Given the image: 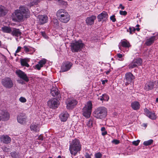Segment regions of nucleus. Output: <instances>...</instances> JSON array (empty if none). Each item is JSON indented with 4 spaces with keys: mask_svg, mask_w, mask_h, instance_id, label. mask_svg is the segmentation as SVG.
<instances>
[{
    "mask_svg": "<svg viewBox=\"0 0 158 158\" xmlns=\"http://www.w3.org/2000/svg\"><path fill=\"white\" fill-rule=\"evenodd\" d=\"M59 104V101L57 99L55 98H51L47 102L48 107L52 109H55L58 107Z\"/></svg>",
    "mask_w": 158,
    "mask_h": 158,
    "instance_id": "1a4fd4ad",
    "label": "nucleus"
},
{
    "mask_svg": "<svg viewBox=\"0 0 158 158\" xmlns=\"http://www.w3.org/2000/svg\"><path fill=\"white\" fill-rule=\"evenodd\" d=\"M19 101L22 102L24 103L26 102L27 100L25 98L21 97L19 98Z\"/></svg>",
    "mask_w": 158,
    "mask_h": 158,
    "instance_id": "a18cd8bd",
    "label": "nucleus"
},
{
    "mask_svg": "<svg viewBox=\"0 0 158 158\" xmlns=\"http://www.w3.org/2000/svg\"><path fill=\"white\" fill-rule=\"evenodd\" d=\"M19 10L26 18H28L30 15V12L29 10L26 6H21L19 7Z\"/></svg>",
    "mask_w": 158,
    "mask_h": 158,
    "instance_id": "9d476101",
    "label": "nucleus"
},
{
    "mask_svg": "<svg viewBox=\"0 0 158 158\" xmlns=\"http://www.w3.org/2000/svg\"><path fill=\"white\" fill-rule=\"evenodd\" d=\"M56 24L57 25V24H58V23H57L58 21H57V20H56Z\"/></svg>",
    "mask_w": 158,
    "mask_h": 158,
    "instance_id": "338daca9",
    "label": "nucleus"
},
{
    "mask_svg": "<svg viewBox=\"0 0 158 158\" xmlns=\"http://www.w3.org/2000/svg\"><path fill=\"white\" fill-rule=\"evenodd\" d=\"M140 142V140H137L136 141H134L132 142V144L135 145L137 146Z\"/></svg>",
    "mask_w": 158,
    "mask_h": 158,
    "instance_id": "de8ad7c7",
    "label": "nucleus"
},
{
    "mask_svg": "<svg viewBox=\"0 0 158 158\" xmlns=\"http://www.w3.org/2000/svg\"><path fill=\"white\" fill-rule=\"evenodd\" d=\"M105 81H102V84H104L105 83Z\"/></svg>",
    "mask_w": 158,
    "mask_h": 158,
    "instance_id": "0e129e2a",
    "label": "nucleus"
},
{
    "mask_svg": "<svg viewBox=\"0 0 158 158\" xmlns=\"http://www.w3.org/2000/svg\"><path fill=\"white\" fill-rule=\"evenodd\" d=\"M92 108V105L91 102H88L82 109V115L86 118L90 117Z\"/></svg>",
    "mask_w": 158,
    "mask_h": 158,
    "instance_id": "20e7f679",
    "label": "nucleus"
},
{
    "mask_svg": "<svg viewBox=\"0 0 158 158\" xmlns=\"http://www.w3.org/2000/svg\"><path fill=\"white\" fill-rule=\"evenodd\" d=\"M2 149L4 152H8L10 151V149L4 146L2 148Z\"/></svg>",
    "mask_w": 158,
    "mask_h": 158,
    "instance_id": "49530a36",
    "label": "nucleus"
},
{
    "mask_svg": "<svg viewBox=\"0 0 158 158\" xmlns=\"http://www.w3.org/2000/svg\"><path fill=\"white\" fill-rule=\"evenodd\" d=\"M114 15H113L110 16V19L113 22H115L116 21V19L115 18Z\"/></svg>",
    "mask_w": 158,
    "mask_h": 158,
    "instance_id": "8fccbe9b",
    "label": "nucleus"
},
{
    "mask_svg": "<svg viewBox=\"0 0 158 158\" xmlns=\"http://www.w3.org/2000/svg\"><path fill=\"white\" fill-rule=\"evenodd\" d=\"M153 142L152 139H150L148 141H144L143 143V144L145 146H148L151 145Z\"/></svg>",
    "mask_w": 158,
    "mask_h": 158,
    "instance_id": "ea45409f",
    "label": "nucleus"
},
{
    "mask_svg": "<svg viewBox=\"0 0 158 158\" xmlns=\"http://www.w3.org/2000/svg\"><path fill=\"white\" fill-rule=\"evenodd\" d=\"M123 154L124 155V156H127V155H128V154L127 153H123Z\"/></svg>",
    "mask_w": 158,
    "mask_h": 158,
    "instance_id": "bf43d9fd",
    "label": "nucleus"
},
{
    "mask_svg": "<svg viewBox=\"0 0 158 158\" xmlns=\"http://www.w3.org/2000/svg\"><path fill=\"white\" fill-rule=\"evenodd\" d=\"M109 71H107L106 72V74H108L109 73Z\"/></svg>",
    "mask_w": 158,
    "mask_h": 158,
    "instance_id": "e2e57ef3",
    "label": "nucleus"
},
{
    "mask_svg": "<svg viewBox=\"0 0 158 158\" xmlns=\"http://www.w3.org/2000/svg\"><path fill=\"white\" fill-rule=\"evenodd\" d=\"M119 13L121 15H126L127 14V12L125 11L120 10Z\"/></svg>",
    "mask_w": 158,
    "mask_h": 158,
    "instance_id": "09e8293b",
    "label": "nucleus"
},
{
    "mask_svg": "<svg viewBox=\"0 0 158 158\" xmlns=\"http://www.w3.org/2000/svg\"><path fill=\"white\" fill-rule=\"evenodd\" d=\"M96 18V16L94 15L88 17L86 20V23L88 25H92L94 23V20Z\"/></svg>",
    "mask_w": 158,
    "mask_h": 158,
    "instance_id": "412c9836",
    "label": "nucleus"
},
{
    "mask_svg": "<svg viewBox=\"0 0 158 158\" xmlns=\"http://www.w3.org/2000/svg\"><path fill=\"white\" fill-rule=\"evenodd\" d=\"M140 106L139 103L137 101L133 102L131 103V107L135 110H139L140 108Z\"/></svg>",
    "mask_w": 158,
    "mask_h": 158,
    "instance_id": "bb28decb",
    "label": "nucleus"
},
{
    "mask_svg": "<svg viewBox=\"0 0 158 158\" xmlns=\"http://www.w3.org/2000/svg\"><path fill=\"white\" fill-rule=\"evenodd\" d=\"M128 67L129 69H132L137 67L136 64L134 63L133 61L129 64Z\"/></svg>",
    "mask_w": 158,
    "mask_h": 158,
    "instance_id": "a19ab883",
    "label": "nucleus"
},
{
    "mask_svg": "<svg viewBox=\"0 0 158 158\" xmlns=\"http://www.w3.org/2000/svg\"><path fill=\"white\" fill-rule=\"evenodd\" d=\"M23 15L18 10H16L12 14L11 17L13 20L16 22H20L22 21L23 19Z\"/></svg>",
    "mask_w": 158,
    "mask_h": 158,
    "instance_id": "423d86ee",
    "label": "nucleus"
},
{
    "mask_svg": "<svg viewBox=\"0 0 158 158\" xmlns=\"http://www.w3.org/2000/svg\"><path fill=\"white\" fill-rule=\"evenodd\" d=\"M47 62V60L45 59H43L42 60H40L38 63L35 66V68L38 70L40 69L41 68L43 67Z\"/></svg>",
    "mask_w": 158,
    "mask_h": 158,
    "instance_id": "aec40b11",
    "label": "nucleus"
},
{
    "mask_svg": "<svg viewBox=\"0 0 158 158\" xmlns=\"http://www.w3.org/2000/svg\"><path fill=\"white\" fill-rule=\"evenodd\" d=\"M143 126L144 127H146L147 126V124H145V123H144V124H143Z\"/></svg>",
    "mask_w": 158,
    "mask_h": 158,
    "instance_id": "13d9d810",
    "label": "nucleus"
},
{
    "mask_svg": "<svg viewBox=\"0 0 158 158\" xmlns=\"http://www.w3.org/2000/svg\"><path fill=\"white\" fill-rule=\"evenodd\" d=\"M11 33L13 35L16 36H19L21 34V32L19 29H16L15 28H13Z\"/></svg>",
    "mask_w": 158,
    "mask_h": 158,
    "instance_id": "cd10ccee",
    "label": "nucleus"
},
{
    "mask_svg": "<svg viewBox=\"0 0 158 158\" xmlns=\"http://www.w3.org/2000/svg\"><path fill=\"white\" fill-rule=\"evenodd\" d=\"M135 79V77L130 72H128L125 74V80L126 82H125V85H128L129 84L132 82Z\"/></svg>",
    "mask_w": 158,
    "mask_h": 158,
    "instance_id": "f8f14e48",
    "label": "nucleus"
},
{
    "mask_svg": "<svg viewBox=\"0 0 158 158\" xmlns=\"http://www.w3.org/2000/svg\"><path fill=\"white\" fill-rule=\"evenodd\" d=\"M107 114V109L104 107H99L98 108L93 112V116L99 119H103L105 118Z\"/></svg>",
    "mask_w": 158,
    "mask_h": 158,
    "instance_id": "7ed1b4c3",
    "label": "nucleus"
},
{
    "mask_svg": "<svg viewBox=\"0 0 158 158\" xmlns=\"http://www.w3.org/2000/svg\"><path fill=\"white\" fill-rule=\"evenodd\" d=\"M2 84L6 88L10 89L12 87L13 83L11 78L6 77L2 80Z\"/></svg>",
    "mask_w": 158,
    "mask_h": 158,
    "instance_id": "0eeeda50",
    "label": "nucleus"
},
{
    "mask_svg": "<svg viewBox=\"0 0 158 158\" xmlns=\"http://www.w3.org/2000/svg\"><path fill=\"white\" fill-rule=\"evenodd\" d=\"M17 120L19 123L22 124H25L27 122V117L24 114L20 113L17 116Z\"/></svg>",
    "mask_w": 158,
    "mask_h": 158,
    "instance_id": "ddd939ff",
    "label": "nucleus"
},
{
    "mask_svg": "<svg viewBox=\"0 0 158 158\" xmlns=\"http://www.w3.org/2000/svg\"><path fill=\"white\" fill-rule=\"evenodd\" d=\"M119 141L117 139H114L112 141V143L115 144H117L119 143Z\"/></svg>",
    "mask_w": 158,
    "mask_h": 158,
    "instance_id": "3c124183",
    "label": "nucleus"
},
{
    "mask_svg": "<svg viewBox=\"0 0 158 158\" xmlns=\"http://www.w3.org/2000/svg\"><path fill=\"white\" fill-rule=\"evenodd\" d=\"M154 83L152 81L148 82L145 84L144 89L148 91L152 89L154 86Z\"/></svg>",
    "mask_w": 158,
    "mask_h": 158,
    "instance_id": "4be33fe9",
    "label": "nucleus"
},
{
    "mask_svg": "<svg viewBox=\"0 0 158 158\" xmlns=\"http://www.w3.org/2000/svg\"><path fill=\"white\" fill-rule=\"evenodd\" d=\"M1 116L0 115V119H1V117L4 119L5 120H8L9 117V114L6 111H1Z\"/></svg>",
    "mask_w": 158,
    "mask_h": 158,
    "instance_id": "393cba45",
    "label": "nucleus"
},
{
    "mask_svg": "<svg viewBox=\"0 0 158 158\" xmlns=\"http://www.w3.org/2000/svg\"><path fill=\"white\" fill-rule=\"evenodd\" d=\"M22 48L21 47L19 46L15 51V53H17L21 51Z\"/></svg>",
    "mask_w": 158,
    "mask_h": 158,
    "instance_id": "603ef678",
    "label": "nucleus"
},
{
    "mask_svg": "<svg viewBox=\"0 0 158 158\" xmlns=\"http://www.w3.org/2000/svg\"><path fill=\"white\" fill-rule=\"evenodd\" d=\"M108 17V14L106 11H103L101 13L99 14L98 17V21H101L102 20H105Z\"/></svg>",
    "mask_w": 158,
    "mask_h": 158,
    "instance_id": "a211bd4d",
    "label": "nucleus"
},
{
    "mask_svg": "<svg viewBox=\"0 0 158 158\" xmlns=\"http://www.w3.org/2000/svg\"><path fill=\"white\" fill-rule=\"evenodd\" d=\"M136 29V30L137 31H139L140 30V29L139 28V27H138V28H135Z\"/></svg>",
    "mask_w": 158,
    "mask_h": 158,
    "instance_id": "052dcab7",
    "label": "nucleus"
},
{
    "mask_svg": "<svg viewBox=\"0 0 158 158\" xmlns=\"http://www.w3.org/2000/svg\"><path fill=\"white\" fill-rule=\"evenodd\" d=\"M84 46L82 41L78 40L73 42L71 44L70 48L73 52H76L80 51Z\"/></svg>",
    "mask_w": 158,
    "mask_h": 158,
    "instance_id": "39448f33",
    "label": "nucleus"
},
{
    "mask_svg": "<svg viewBox=\"0 0 158 158\" xmlns=\"http://www.w3.org/2000/svg\"><path fill=\"white\" fill-rule=\"evenodd\" d=\"M51 93L53 96L59 97V93L58 89L56 87L52 88L51 90Z\"/></svg>",
    "mask_w": 158,
    "mask_h": 158,
    "instance_id": "c85d7f7f",
    "label": "nucleus"
},
{
    "mask_svg": "<svg viewBox=\"0 0 158 158\" xmlns=\"http://www.w3.org/2000/svg\"><path fill=\"white\" fill-rule=\"evenodd\" d=\"M12 157L15 158H19V153L16 152H12L10 153Z\"/></svg>",
    "mask_w": 158,
    "mask_h": 158,
    "instance_id": "4c0bfd02",
    "label": "nucleus"
},
{
    "mask_svg": "<svg viewBox=\"0 0 158 158\" xmlns=\"http://www.w3.org/2000/svg\"><path fill=\"white\" fill-rule=\"evenodd\" d=\"M156 102H158V98H157L156 99Z\"/></svg>",
    "mask_w": 158,
    "mask_h": 158,
    "instance_id": "69168bd1",
    "label": "nucleus"
},
{
    "mask_svg": "<svg viewBox=\"0 0 158 158\" xmlns=\"http://www.w3.org/2000/svg\"><path fill=\"white\" fill-rule=\"evenodd\" d=\"M157 83H158V86H157V87H156V90H157V92L158 93V81L157 82Z\"/></svg>",
    "mask_w": 158,
    "mask_h": 158,
    "instance_id": "680f3d73",
    "label": "nucleus"
},
{
    "mask_svg": "<svg viewBox=\"0 0 158 158\" xmlns=\"http://www.w3.org/2000/svg\"><path fill=\"white\" fill-rule=\"evenodd\" d=\"M58 2L60 5H62L63 6L66 7L68 5L67 2L63 0H58Z\"/></svg>",
    "mask_w": 158,
    "mask_h": 158,
    "instance_id": "e433bc0d",
    "label": "nucleus"
},
{
    "mask_svg": "<svg viewBox=\"0 0 158 158\" xmlns=\"http://www.w3.org/2000/svg\"><path fill=\"white\" fill-rule=\"evenodd\" d=\"M16 73L18 76L24 81L28 82L29 81L28 77L27 74L23 71L18 70L16 71Z\"/></svg>",
    "mask_w": 158,
    "mask_h": 158,
    "instance_id": "9b49d317",
    "label": "nucleus"
},
{
    "mask_svg": "<svg viewBox=\"0 0 158 158\" xmlns=\"http://www.w3.org/2000/svg\"><path fill=\"white\" fill-rule=\"evenodd\" d=\"M41 34L43 36L45 37V33L43 32H41Z\"/></svg>",
    "mask_w": 158,
    "mask_h": 158,
    "instance_id": "4d7b16f0",
    "label": "nucleus"
},
{
    "mask_svg": "<svg viewBox=\"0 0 158 158\" xmlns=\"http://www.w3.org/2000/svg\"><path fill=\"white\" fill-rule=\"evenodd\" d=\"M94 118L91 117L88 120H87L86 122V125L89 127H93V124L94 123Z\"/></svg>",
    "mask_w": 158,
    "mask_h": 158,
    "instance_id": "7c9ffc66",
    "label": "nucleus"
},
{
    "mask_svg": "<svg viewBox=\"0 0 158 158\" xmlns=\"http://www.w3.org/2000/svg\"><path fill=\"white\" fill-rule=\"evenodd\" d=\"M37 21L40 24H44L47 23L48 20V17L45 15H39L38 16Z\"/></svg>",
    "mask_w": 158,
    "mask_h": 158,
    "instance_id": "2eb2a0df",
    "label": "nucleus"
},
{
    "mask_svg": "<svg viewBox=\"0 0 158 158\" xmlns=\"http://www.w3.org/2000/svg\"><path fill=\"white\" fill-rule=\"evenodd\" d=\"M81 149V145L78 139H76L70 142L69 150L72 155L75 156Z\"/></svg>",
    "mask_w": 158,
    "mask_h": 158,
    "instance_id": "f257e3e1",
    "label": "nucleus"
},
{
    "mask_svg": "<svg viewBox=\"0 0 158 158\" xmlns=\"http://www.w3.org/2000/svg\"><path fill=\"white\" fill-rule=\"evenodd\" d=\"M23 48L26 53H29L31 54L35 51L34 48L29 46H25L23 47Z\"/></svg>",
    "mask_w": 158,
    "mask_h": 158,
    "instance_id": "a878e982",
    "label": "nucleus"
},
{
    "mask_svg": "<svg viewBox=\"0 0 158 158\" xmlns=\"http://www.w3.org/2000/svg\"><path fill=\"white\" fill-rule=\"evenodd\" d=\"M66 107L69 110L74 108L77 104V101L73 98H69L66 101Z\"/></svg>",
    "mask_w": 158,
    "mask_h": 158,
    "instance_id": "6e6552de",
    "label": "nucleus"
},
{
    "mask_svg": "<svg viewBox=\"0 0 158 158\" xmlns=\"http://www.w3.org/2000/svg\"><path fill=\"white\" fill-rule=\"evenodd\" d=\"M40 126L38 124H32L30 126V129L32 131L37 132L40 131Z\"/></svg>",
    "mask_w": 158,
    "mask_h": 158,
    "instance_id": "b1692460",
    "label": "nucleus"
},
{
    "mask_svg": "<svg viewBox=\"0 0 158 158\" xmlns=\"http://www.w3.org/2000/svg\"><path fill=\"white\" fill-rule=\"evenodd\" d=\"M101 131H102V134L103 136H104L107 134V132L105 131V128L103 127L101 128Z\"/></svg>",
    "mask_w": 158,
    "mask_h": 158,
    "instance_id": "37998d69",
    "label": "nucleus"
},
{
    "mask_svg": "<svg viewBox=\"0 0 158 158\" xmlns=\"http://www.w3.org/2000/svg\"><path fill=\"white\" fill-rule=\"evenodd\" d=\"M102 156V154L100 152L96 153L95 154V156L96 158H101Z\"/></svg>",
    "mask_w": 158,
    "mask_h": 158,
    "instance_id": "c03bdc74",
    "label": "nucleus"
},
{
    "mask_svg": "<svg viewBox=\"0 0 158 158\" xmlns=\"http://www.w3.org/2000/svg\"><path fill=\"white\" fill-rule=\"evenodd\" d=\"M109 98L108 96L106 94H103L102 96L98 97V99L100 101H108L109 99Z\"/></svg>",
    "mask_w": 158,
    "mask_h": 158,
    "instance_id": "2f4dec72",
    "label": "nucleus"
},
{
    "mask_svg": "<svg viewBox=\"0 0 158 158\" xmlns=\"http://www.w3.org/2000/svg\"><path fill=\"white\" fill-rule=\"evenodd\" d=\"M58 158H61V157L60 156H58Z\"/></svg>",
    "mask_w": 158,
    "mask_h": 158,
    "instance_id": "774afa93",
    "label": "nucleus"
},
{
    "mask_svg": "<svg viewBox=\"0 0 158 158\" xmlns=\"http://www.w3.org/2000/svg\"><path fill=\"white\" fill-rule=\"evenodd\" d=\"M134 63L136 64L137 66L141 65L142 63V60L141 58H138L134 59L133 60Z\"/></svg>",
    "mask_w": 158,
    "mask_h": 158,
    "instance_id": "f704fd0d",
    "label": "nucleus"
},
{
    "mask_svg": "<svg viewBox=\"0 0 158 158\" xmlns=\"http://www.w3.org/2000/svg\"><path fill=\"white\" fill-rule=\"evenodd\" d=\"M44 138L43 136L41 135H40L38 137V139L41 140H43Z\"/></svg>",
    "mask_w": 158,
    "mask_h": 158,
    "instance_id": "864d4df0",
    "label": "nucleus"
},
{
    "mask_svg": "<svg viewBox=\"0 0 158 158\" xmlns=\"http://www.w3.org/2000/svg\"><path fill=\"white\" fill-rule=\"evenodd\" d=\"M56 16L62 22L67 23L70 19V16L65 9H60L58 10Z\"/></svg>",
    "mask_w": 158,
    "mask_h": 158,
    "instance_id": "f03ea898",
    "label": "nucleus"
},
{
    "mask_svg": "<svg viewBox=\"0 0 158 158\" xmlns=\"http://www.w3.org/2000/svg\"><path fill=\"white\" fill-rule=\"evenodd\" d=\"M145 113L146 115L152 119H155L157 117L155 113L149 111L147 109L144 110Z\"/></svg>",
    "mask_w": 158,
    "mask_h": 158,
    "instance_id": "dca6fc26",
    "label": "nucleus"
},
{
    "mask_svg": "<svg viewBox=\"0 0 158 158\" xmlns=\"http://www.w3.org/2000/svg\"><path fill=\"white\" fill-rule=\"evenodd\" d=\"M136 29L134 27H130L129 30L127 29V31L128 32H129L130 34H132V33L135 32V31Z\"/></svg>",
    "mask_w": 158,
    "mask_h": 158,
    "instance_id": "79ce46f5",
    "label": "nucleus"
},
{
    "mask_svg": "<svg viewBox=\"0 0 158 158\" xmlns=\"http://www.w3.org/2000/svg\"><path fill=\"white\" fill-rule=\"evenodd\" d=\"M72 66V64L69 62L64 63L61 67V71L64 72L69 70Z\"/></svg>",
    "mask_w": 158,
    "mask_h": 158,
    "instance_id": "4468645a",
    "label": "nucleus"
},
{
    "mask_svg": "<svg viewBox=\"0 0 158 158\" xmlns=\"http://www.w3.org/2000/svg\"><path fill=\"white\" fill-rule=\"evenodd\" d=\"M85 158H91L89 154L87 153H86L85 155Z\"/></svg>",
    "mask_w": 158,
    "mask_h": 158,
    "instance_id": "5fc2aeb1",
    "label": "nucleus"
},
{
    "mask_svg": "<svg viewBox=\"0 0 158 158\" xmlns=\"http://www.w3.org/2000/svg\"><path fill=\"white\" fill-rule=\"evenodd\" d=\"M121 44V46L124 48H129L130 46V43L127 41H123Z\"/></svg>",
    "mask_w": 158,
    "mask_h": 158,
    "instance_id": "c9c22d12",
    "label": "nucleus"
},
{
    "mask_svg": "<svg viewBox=\"0 0 158 158\" xmlns=\"http://www.w3.org/2000/svg\"><path fill=\"white\" fill-rule=\"evenodd\" d=\"M157 39V38L156 36H151L146 40L145 44L148 46H150L154 43V41Z\"/></svg>",
    "mask_w": 158,
    "mask_h": 158,
    "instance_id": "f3484780",
    "label": "nucleus"
},
{
    "mask_svg": "<svg viewBox=\"0 0 158 158\" xmlns=\"http://www.w3.org/2000/svg\"><path fill=\"white\" fill-rule=\"evenodd\" d=\"M7 12L5 7L2 6H0V16L5 15Z\"/></svg>",
    "mask_w": 158,
    "mask_h": 158,
    "instance_id": "473e14b6",
    "label": "nucleus"
},
{
    "mask_svg": "<svg viewBox=\"0 0 158 158\" xmlns=\"http://www.w3.org/2000/svg\"><path fill=\"white\" fill-rule=\"evenodd\" d=\"M1 139L2 142L6 144L10 143L11 141L10 137L7 135L2 136L1 137Z\"/></svg>",
    "mask_w": 158,
    "mask_h": 158,
    "instance_id": "5701e85b",
    "label": "nucleus"
},
{
    "mask_svg": "<svg viewBox=\"0 0 158 158\" xmlns=\"http://www.w3.org/2000/svg\"><path fill=\"white\" fill-rule=\"evenodd\" d=\"M117 59L118 60L120 61H123L124 60V58L123 57L124 55L118 53L117 54Z\"/></svg>",
    "mask_w": 158,
    "mask_h": 158,
    "instance_id": "58836bf2",
    "label": "nucleus"
},
{
    "mask_svg": "<svg viewBox=\"0 0 158 158\" xmlns=\"http://www.w3.org/2000/svg\"><path fill=\"white\" fill-rule=\"evenodd\" d=\"M69 116V114L66 111H63L60 115V118L61 121L65 122Z\"/></svg>",
    "mask_w": 158,
    "mask_h": 158,
    "instance_id": "6ab92c4d",
    "label": "nucleus"
},
{
    "mask_svg": "<svg viewBox=\"0 0 158 158\" xmlns=\"http://www.w3.org/2000/svg\"><path fill=\"white\" fill-rule=\"evenodd\" d=\"M2 30L4 32L7 33H10L12 31L11 28L8 27L4 26L2 28Z\"/></svg>",
    "mask_w": 158,
    "mask_h": 158,
    "instance_id": "72a5a7b5",
    "label": "nucleus"
},
{
    "mask_svg": "<svg viewBox=\"0 0 158 158\" xmlns=\"http://www.w3.org/2000/svg\"><path fill=\"white\" fill-rule=\"evenodd\" d=\"M29 61V59L28 58H25L21 59L20 62L22 65L25 66L27 67H29V64H28L27 62Z\"/></svg>",
    "mask_w": 158,
    "mask_h": 158,
    "instance_id": "c756f323",
    "label": "nucleus"
},
{
    "mask_svg": "<svg viewBox=\"0 0 158 158\" xmlns=\"http://www.w3.org/2000/svg\"><path fill=\"white\" fill-rule=\"evenodd\" d=\"M118 8H121L122 10H124V7L123 6L122 4H120Z\"/></svg>",
    "mask_w": 158,
    "mask_h": 158,
    "instance_id": "6e6d98bb",
    "label": "nucleus"
}]
</instances>
